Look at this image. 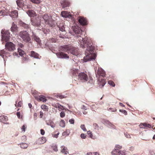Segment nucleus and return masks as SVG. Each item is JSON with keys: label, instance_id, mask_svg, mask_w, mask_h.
Listing matches in <instances>:
<instances>
[{"label": "nucleus", "instance_id": "nucleus-59", "mask_svg": "<svg viewBox=\"0 0 155 155\" xmlns=\"http://www.w3.org/2000/svg\"><path fill=\"white\" fill-rule=\"evenodd\" d=\"M52 147L53 149L55 151H58V149L57 146H54L53 147Z\"/></svg>", "mask_w": 155, "mask_h": 155}, {"label": "nucleus", "instance_id": "nucleus-50", "mask_svg": "<svg viewBox=\"0 0 155 155\" xmlns=\"http://www.w3.org/2000/svg\"><path fill=\"white\" fill-rule=\"evenodd\" d=\"M26 128V127L25 125H24L23 126H22L21 128L22 131H23L25 132Z\"/></svg>", "mask_w": 155, "mask_h": 155}, {"label": "nucleus", "instance_id": "nucleus-48", "mask_svg": "<svg viewBox=\"0 0 155 155\" xmlns=\"http://www.w3.org/2000/svg\"><path fill=\"white\" fill-rule=\"evenodd\" d=\"M93 125L95 127V129H98L99 126L98 124L96 123H94L93 124Z\"/></svg>", "mask_w": 155, "mask_h": 155}, {"label": "nucleus", "instance_id": "nucleus-17", "mask_svg": "<svg viewBox=\"0 0 155 155\" xmlns=\"http://www.w3.org/2000/svg\"><path fill=\"white\" fill-rule=\"evenodd\" d=\"M139 127L140 128H145L147 129L151 128L152 126L149 124L141 123L139 125Z\"/></svg>", "mask_w": 155, "mask_h": 155}, {"label": "nucleus", "instance_id": "nucleus-55", "mask_svg": "<svg viewBox=\"0 0 155 155\" xmlns=\"http://www.w3.org/2000/svg\"><path fill=\"white\" fill-rule=\"evenodd\" d=\"M40 131H41V134L42 135H44V134H45V131L43 129H41Z\"/></svg>", "mask_w": 155, "mask_h": 155}, {"label": "nucleus", "instance_id": "nucleus-36", "mask_svg": "<svg viewBox=\"0 0 155 155\" xmlns=\"http://www.w3.org/2000/svg\"><path fill=\"white\" fill-rule=\"evenodd\" d=\"M5 51L4 50H2L0 51V55L2 57L4 56V54H5Z\"/></svg>", "mask_w": 155, "mask_h": 155}, {"label": "nucleus", "instance_id": "nucleus-49", "mask_svg": "<svg viewBox=\"0 0 155 155\" xmlns=\"http://www.w3.org/2000/svg\"><path fill=\"white\" fill-rule=\"evenodd\" d=\"M59 30L62 31H65L64 27L63 25L61 27H59Z\"/></svg>", "mask_w": 155, "mask_h": 155}, {"label": "nucleus", "instance_id": "nucleus-41", "mask_svg": "<svg viewBox=\"0 0 155 155\" xmlns=\"http://www.w3.org/2000/svg\"><path fill=\"white\" fill-rule=\"evenodd\" d=\"M122 147L121 146H120L119 145H116L114 149L117 150L118 149H121Z\"/></svg>", "mask_w": 155, "mask_h": 155}, {"label": "nucleus", "instance_id": "nucleus-32", "mask_svg": "<svg viewBox=\"0 0 155 155\" xmlns=\"http://www.w3.org/2000/svg\"><path fill=\"white\" fill-rule=\"evenodd\" d=\"M119 151H117L116 150L114 149L111 152V153L112 155H119Z\"/></svg>", "mask_w": 155, "mask_h": 155}, {"label": "nucleus", "instance_id": "nucleus-56", "mask_svg": "<svg viewBox=\"0 0 155 155\" xmlns=\"http://www.w3.org/2000/svg\"><path fill=\"white\" fill-rule=\"evenodd\" d=\"M50 41L52 42H55L56 41V40L55 38H52L50 39Z\"/></svg>", "mask_w": 155, "mask_h": 155}, {"label": "nucleus", "instance_id": "nucleus-40", "mask_svg": "<svg viewBox=\"0 0 155 155\" xmlns=\"http://www.w3.org/2000/svg\"><path fill=\"white\" fill-rule=\"evenodd\" d=\"M119 111L124 114L125 115L127 114V112L125 110L120 109L119 110Z\"/></svg>", "mask_w": 155, "mask_h": 155}, {"label": "nucleus", "instance_id": "nucleus-24", "mask_svg": "<svg viewBox=\"0 0 155 155\" xmlns=\"http://www.w3.org/2000/svg\"><path fill=\"white\" fill-rule=\"evenodd\" d=\"M61 152H62L63 153L65 154H67L68 153V149L65 146H62L61 147Z\"/></svg>", "mask_w": 155, "mask_h": 155}, {"label": "nucleus", "instance_id": "nucleus-31", "mask_svg": "<svg viewBox=\"0 0 155 155\" xmlns=\"http://www.w3.org/2000/svg\"><path fill=\"white\" fill-rule=\"evenodd\" d=\"M70 133V130H67L63 133L62 135L63 136L68 135Z\"/></svg>", "mask_w": 155, "mask_h": 155}, {"label": "nucleus", "instance_id": "nucleus-30", "mask_svg": "<svg viewBox=\"0 0 155 155\" xmlns=\"http://www.w3.org/2000/svg\"><path fill=\"white\" fill-rule=\"evenodd\" d=\"M21 25L22 27H24L25 29L29 28L30 26L28 24H26L25 23L23 22L22 23Z\"/></svg>", "mask_w": 155, "mask_h": 155}, {"label": "nucleus", "instance_id": "nucleus-20", "mask_svg": "<svg viewBox=\"0 0 155 155\" xmlns=\"http://www.w3.org/2000/svg\"><path fill=\"white\" fill-rule=\"evenodd\" d=\"M11 31L12 32L16 31L18 29V27L17 25L14 22H13L11 28Z\"/></svg>", "mask_w": 155, "mask_h": 155}, {"label": "nucleus", "instance_id": "nucleus-51", "mask_svg": "<svg viewBox=\"0 0 155 155\" xmlns=\"http://www.w3.org/2000/svg\"><path fill=\"white\" fill-rule=\"evenodd\" d=\"M60 115L61 117H63L65 116V114L63 112H61L60 113Z\"/></svg>", "mask_w": 155, "mask_h": 155}, {"label": "nucleus", "instance_id": "nucleus-52", "mask_svg": "<svg viewBox=\"0 0 155 155\" xmlns=\"http://www.w3.org/2000/svg\"><path fill=\"white\" fill-rule=\"evenodd\" d=\"M74 119H71L69 120V122L71 124H74Z\"/></svg>", "mask_w": 155, "mask_h": 155}, {"label": "nucleus", "instance_id": "nucleus-28", "mask_svg": "<svg viewBox=\"0 0 155 155\" xmlns=\"http://www.w3.org/2000/svg\"><path fill=\"white\" fill-rule=\"evenodd\" d=\"M41 108L42 109L45 111H48V107L45 104L42 105L41 106Z\"/></svg>", "mask_w": 155, "mask_h": 155}, {"label": "nucleus", "instance_id": "nucleus-3", "mask_svg": "<svg viewBox=\"0 0 155 155\" xmlns=\"http://www.w3.org/2000/svg\"><path fill=\"white\" fill-rule=\"evenodd\" d=\"M42 18L45 23L48 25L49 26L53 27L55 25V22L52 19V16L50 15L44 14L41 18Z\"/></svg>", "mask_w": 155, "mask_h": 155}, {"label": "nucleus", "instance_id": "nucleus-39", "mask_svg": "<svg viewBox=\"0 0 155 155\" xmlns=\"http://www.w3.org/2000/svg\"><path fill=\"white\" fill-rule=\"evenodd\" d=\"M87 134L91 138H93V135L91 132L90 130L88 131L87 132Z\"/></svg>", "mask_w": 155, "mask_h": 155}, {"label": "nucleus", "instance_id": "nucleus-62", "mask_svg": "<svg viewBox=\"0 0 155 155\" xmlns=\"http://www.w3.org/2000/svg\"><path fill=\"white\" fill-rule=\"evenodd\" d=\"M109 109L111 110L112 111L114 112H115L117 111V110L115 108L113 109L112 108H110Z\"/></svg>", "mask_w": 155, "mask_h": 155}, {"label": "nucleus", "instance_id": "nucleus-53", "mask_svg": "<svg viewBox=\"0 0 155 155\" xmlns=\"http://www.w3.org/2000/svg\"><path fill=\"white\" fill-rule=\"evenodd\" d=\"M59 134V133H58L57 134H52V137H55L57 138L58 137V135Z\"/></svg>", "mask_w": 155, "mask_h": 155}, {"label": "nucleus", "instance_id": "nucleus-10", "mask_svg": "<svg viewBox=\"0 0 155 155\" xmlns=\"http://www.w3.org/2000/svg\"><path fill=\"white\" fill-rule=\"evenodd\" d=\"M78 19L79 23L81 25L85 26L87 25V21L86 18L81 16H79L78 17Z\"/></svg>", "mask_w": 155, "mask_h": 155}, {"label": "nucleus", "instance_id": "nucleus-63", "mask_svg": "<svg viewBox=\"0 0 155 155\" xmlns=\"http://www.w3.org/2000/svg\"><path fill=\"white\" fill-rule=\"evenodd\" d=\"M18 45L19 47L21 48H22L24 47V45L21 43L18 44Z\"/></svg>", "mask_w": 155, "mask_h": 155}, {"label": "nucleus", "instance_id": "nucleus-2", "mask_svg": "<svg viewBox=\"0 0 155 155\" xmlns=\"http://www.w3.org/2000/svg\"><path fill=\"white\" fill-rule=\"evenodd\" d=\"M94 47L92 45L88 46L85 51L86 56L84 58V62H86L92 59H94L96 57L94 53Z\"/></svg>", "mask_w": 155, "mask_h": 155}, {"label": "nucleus", "instance_id": "nucleus-64", "mask_svg": "<svg viewBox=\"0 0 155 155\" xmlns=\"http://www.w3.org/2000/svg\"><path fill=\"white\" fill-rule=\"evenodd\" d=\"M28 60V59L26 58H24L23 59V60L24 61H27Z\"/></svg>", "mask_w": 155, "mask_h": 155}, {"label": "nucleus", "instance_id": "nucleus-21", "mask_svg": "<svg viewBox=\"0 0 155 155\" xmlns=\"http://www.w3.org/2000/svg\"><path fill=\"white\" fill-rule=\"evenodd\" d=\"M27 13L29 16L31 17H34L36 15V13L33 10H29L27 12Z\"/></svg>", "mask_w": 155, "mask_h": 155}, {"label": "nucleus", "instance_id": "nucleus-47", "mask_svg": "<svg viewBox=\"0 0 155 155\" xmlns=\"http://www.w3.org/2000/svg\"><path fill=\"white\" fill-rule=\"evenodd\" d=\"M80 137L82 139H85L86 138V136L84 134H81Z\"/></svg>", "mask_w": 155, "mask_h": 155}, {"label": "nucleus", "instance_id": "nucleus-1", "mask_svg": "<svg viewBox=\"0 0 155 155\" xmlns=\"http://www.w3.org/2000/svg\"><path fill=\"white\" fill-rule=\"evenodd\" d=\"M73 31L76 35V36L78 38V40L79 41L83 47H84L85 44L88 45L89 42L87 38H84L81 36L82 34L84 33L83 31L80 28L77 27L74 28Z\"/></svg>", "mask_w": 155, "mask_h": 155}, {"label": "nucleus", "instance_id": "nucleus-33", "mask_svg": "<svg viewBox=\"0 0 155 155\" xmlns=\"http://www.w3.org/2000/svg\"><path fill=\"white\" fill-rule=\"evenodd\" d=\"M60 126L61 127H64L65 125V123L63 120H61L60 123Z\"/></svg>", "mask_w": 155, "mask_h": 155}, {"label": "nucleus", "instance_id": "nucleus-44", "mask_svg": "<svg viewBox=\"0 0 155 155\" xmlns=\"http://www.w3.org/2000/svg\"><path fill=\"white\" fill-rule=\"evenodd\" d=\"M77 72V70H76V69H74V70H73L72 71V74L73 75H76Z\"/></svg>", "mask_w": 155, "mask_h": 155}, {"label": "nucleus", "instance_id": "nucleus-22", "mask_svg": "<svg viewBox=\"0 0 155 155\" xmlns=\"http://www.w3.org/2000/svg\"><path fill=\"white\" fill-rule=\"evenodd\" d=\"M37 100L38 101H42L43 102H45L47 101L46 97L42 95H41L38 97L37 98Z\"/></svg>", "mask_w": 155, "mask_h": 155}, {"label": "nucleus", "instance_id": "nucleus-26", "mask_svg": "<svg viewBox=\"0 0 155 155\" xmlns=\"http://www.w3.org/2000/svg\"><path fill=\"white\" fill-rule=\"evenodd\" d=\"M33 39L38 43H39L41 41L40 38L34 34L33 35Z\"/></svg>", "mask_w": 155, "mask_h": 155}, {"label": "nucleus", "instance_id": "nucleus-27", "mask_svg": "<svg viewBox=\"0 0 155 155\" xmlns=\"http://www.w3.org/2000/svg\"><path fill=\"white\" fill-rule=\"evenodd\" d=\"M8 120V117L7 116H0V121L1 122L6 121Z\"/></svg>", "mask_w": 155, "mask_h": 155}, {"label": "nucleus", "instance_id": "nucleus-54", "mask_svg": "<svg viewBox=\"0 0 155 155\" xmlns=\"http://www.w3.org/2000/svg\"><path fill=\"white\" fill-rule=\"evenodd\" d=\"M22 102L21 101H20L18 102V105L17 106L19 107H21L22 106Z\"/></svg>", "mask_w": 155, "mask_h": 155}, {"label": "nucleus", "instance_id": "nucleus-57", "mask_svg": "<svg viewBox=\"0 0 155 155\" xmlns=\"http://www.w3.org/2000/svg\"><path fill=\"white\" fill-rule=\"evenodd\" d=\"M17 115L18 118H21V113L20 112H18L17 113Z\"/></svg>", "mask_w": 155, "mask_h": 155}, {"label": "nucleus", "instance_id": "nucleus-11", "mask_svg": "<svg viewBox=\"0 0 155 155\" xmlns=\"http://www.w3.org/2000/svg\"><path fill=\"white\" fill-rule=\"evenodd\" d=\"M57 57L61 58H68L69 56L68 54L61 51L58 52L56 54Z\"/></svg>", "mask_w": 155, "mask_h": 155}, {"label": "nucleus", "instance_id": "nucleus-8", "mask_svg": "<svg viewBox=\"0 0 155 155\" xmlns=\"http://www.w3.org/2000/svg\"><path fill=\"white\" fill-rule=\"evenodd\" d=\"M72 48V46L69 45L61 46L59 47V49L60 51L64 52H66L68 51H70Z\"/></svg>", "mask_w": 155, "mask_h": 155}, {"label": "nucleus", "instance_id": "nucleus-38", "mask_svg": "<svg viewBox=\"0 0 155 155\" xmlns=\"http://www.w3.org/2000/svg\"><path fill=\"white\" fill-rule=\"evenodd\" d=\"M81 128L84 131H86L87 129L84 124H82L81 126Z\"/></svg>", "mask_w": 155, "mask_h": 155}, {"label": "nucleus", "instance_id": "nucleus-15", "mask_svg": "<svg viewBox=\"0 0 155 155\" xmlns=\"http://www.w3.org/2000/svg\"><path fill=\"white\" fill-rule=\"evenodd\" d=\"M31 54L30 55L32 57H33L35 58L40 59L41 56L37 53L34 51H31L30 52Z\"/></svg>", "mask_w": 155, "mask_h": 155}, {"label": "nucleus", "instance_id": "nucleus-5", "mask_svg": "<svg viewBox=\"0 0 155 155\" xmlns=\"http://www.w3.org/2000/svg\"><path fill=\"white\" fill-rule=\"evenodd\" d=\"M1 33L2 34V40L5 42L8 41L10 39V34L9 31L5 29L2 30Z\"/></svg>", "mask_w": 155, "mask_h": 155}, {"label": "nucleus", "instance_id": "nucleus-16", "mask_svg": "<svg viewBox=\"0 0 155 155\" xmlns=\"http://www.w3.org/2000/svg\"><path fill=\"white\" fill-rule=\"evenodd\" d=\"M70 4V2L66 0H64L61 2V5L62 8H65L69 7Z\"/></svg>", "mask_w": 155, "mask_h": 155}, {"label": "nucleus", "instance_id": "nucleus-58", "mask_svg": "<svg viewBox=\"0 0 155 155\" xmlns=\"http://www.w3.org/2000/svg\"><path fill=\"white\" fill-rule=\"evenodd\" d=\"M125 136L126 137L128 138H130V136L129 134H128V133H125Z\"/></svg>", "mask_w": 155, "mask_h": 155}, {"label": "nucleus", "instance_id": "nucleus-19", "mask_svg": "<svg viewBox=\"0 0 155 155\" xmlns=\"http://www.w3.org/2000/svg\"><path fill=\"white\" fill-rule=\"evenodd\" d=\"M18 11L16 10H15L12 11L11 13L10 14V16L12 18H17L18 16Z\"/></svg>", "mask_w": 155, "mask_h": 155}, {"label": "nucleus", "instance_id": "nucleus-6", "mask_svg": "<svg viewBox=\"0 0 155 155\" xmlns=\"http://www.w3.org/2000/svg\"><path fill=\"white\" fill-rule=\"evenodd\" d=\"M78 80L81 81L82 82H85L89 80L87 74V72H81L79 73L78 76Z\"/></svg>", "mask_w": 155, "mask_h": 155}, {"label": "nucleus", "instance_id": "nucleus-46", "mask_svg": "<svg viewBox=\"0 0 155 155\" xmlns=\"http://www.w3.org/2000/svg\"><path fill=\"white\" fill-rule=\"evenodd\" d=\"M59 103L53 104H52V106L56 108H58V106L59 105Z\"/></svg>", "mask_w": 155, "mask_h": 155}, {"label": "nucleus", "instance_id": "nucleus-7", "mask_svg": "<svg viewBox=\"0 0 155 155\" xmlns=\"http://www.w3.org/2000/svg\"><path fill=\"white\" fill-rule=\"evenodd\" d=\"M15 45L11 42H7L5 45V47L7 50L12 51L15 49Z\"/></svg>", "mask_w": 155, "mask_h": 155}, {"label": "nucleus", "instance_id": "nucleus-61", "mask_svg": "<svg viewBox=\"0 0 155 155\" xmlns=\"http://www.w3.org/2000/svg\"><path fill=\"white\" fill-rule=\"evenodd\" d=\"M40 118H41L43 116V112H42L41 111H40Z\"/></svg>", "mask_w": 155, "mask_h": 155}, {"label": "nucleus", "instance_id": "nucleus-9", "mask_svg": "<svg viewBox=\"0 0 155 155\" xmlns=\"http://www.w3.org/2000/svg\"><path fill=\"white\" fill-rule=\"evenodd\" d=\"M41 19V17H38L37 18L31 20L32 25L34 26H39L40 25Z\"/></svg>", "mask_w": 155, "mask_h": 155}, {"label": "nucleus", "instance_id": "nucleus-43", "mask_svg": "<svg viewBox=\"0 0 155 155\" xmlns=\"http://www.w3.org/2000/svg\"><path fill=\"white\" fill-rule=\"evenodd\" d=\"M58 108L60 110H64V107L63 106L61 105L60 104H59V105L58 106Z\"/></svg>", "mask_w": 155, "mask_h": 155}, {"label": "nucleus", "instance_id": "nucleus-14", "mask_svg": "<svg viewBox=\"0 0 155 155\" xmlns=\"http://www.w3.org/2000/svg\"><path fill=\"white\" fill-rule=\"evenodd\" d=\"M97 73L99 76H101L103 77H104L105 76V71L101 68H98Z\"/></svg>", "mask_w": 155, "mask_h": 155}, {"label": "nucleus", "instance_id": "nucleus-13", "mask_svg": "<svg viewBox=\"0 0 155 155\" xmlns=\"http://www.w3.org/2000/svg\"><path fill=\"white\" fill-rule=\"evenodd\" d=\"M70 53L72 54L78 56L79 53L78 51V49L72 46V48L70 51Z\"/></svg>", "mask_w": 155, "mask_h": 155}, {"label": "nucleus", "instance_id": "nucleus-35", "mask_svg": "<svg viewBox=\"0 0 155 155\" xmlns=\"http://www.w3.org/2000/svg\"><path fill=\"white\" fill-rule=\"evenodd\" d=\"M119 155H127L126 151H125L119 150Z\"/></svg>", "mask_w": 155, "mask_h": 155}, {"label": "nucleus", "instance_id": "nucleus-18", "mask_svg": "<svg viewBox=\"0 0 155 155\" xmlns=\"http://www.w3.org/2000/svg\"><path fill=\"white\" fill-rule=\"evenodd\" d=\"M62 16L64 18H69L71 16V15L69 14V13L68 12L66 11H63L61 12V14Z\"/></svg>", "mask_w": 155, "mask_h": 155}, {"label": "nucleus", "instance_id": "nucleus-34", "mask_svg": "<svg viewBox=\"0 0 155 155\" xmlns=\"http://www.w3.org/2000/svg\"><path fill=\"white\" fill-rule=\"evenodd\" d=\"M18 52L19 53V55L21 56L23 55L25 53V52L22 50L18 48Z\"/></svg>", "mask_w": 155, "mask_h": 155}, {"label": "nucleus", "instance_id": "nucleus-23", "mask_svg": "<svg viewBox=\"0 0 155 155\" xmlns=\"http://www.w3.org/2000/svg\"><path fill=\"white\" fill-rule=\"evenodd\" d=\"M46 124L50 126L52 128H54L55 126V124L51 120L47 121Z\"/></svg>", "mask_w": 155, "mask_h": 155}, {"label": "nucleus", "instance_id": "nucleus-60", "mask_svg": "<svg viewBox=\"0 0 155 155\" xmlns=\"http://www.w3.org/2000/svg\"><path fill=\"white\" fill-rule=\"evenodd\" d=\"M101 82L103 83L102 85V87H103L105 84L106 82H105V81L104 79H102L101 80Z\"/></svg>", "mask_w": 155, "mask_h": 155}, {"label": "nucleus", "instance_id": "nucleus-25", "mask_svg": "<svg viewBox=\"0 0 155 155\" xmlns=\"http://www.w3.org/2000/svg\"><path fill=\"white\" fill-rule=\"evenodd\" d=\"M16 3L20 7H21L24 5V3L22 0H17Z\"/></svg>", "mask_w": 155, "mask_h": 155}, {"label": "nucleus", "instance_id": "nucleus-29", "mask_svg": "<svg viewBox=\"0 0 155 155\" xmlns=\"http://www.w3.org/2000/svg\"><path fill=\"white\" fill-rule=\"evenodd\" d=\"M20 145V147L23 149H26L28 147L27 144L25 143H21Z\"/></svg>", "mask_w": 155, "mask_h": 155}, {"label": "nucleus", "instance_id": "nucleus-45", "mask_svg": "<svg viewBox=\"0 0 155 155\" xmlns=\"http://www.w3.org/2000/svg\"><path fill=\"white\" fill-rule=\"evenodd\" d=\"M31 2L34 3L38 4L40 2V0H31Z\"/></svg>", "mask_w": 155, "mask_h": 155}, {"label": "nucleus", "instance_id": "nucleus-37", "mask_svg": "<svg viewBox=\"0 0 155 155\" xmlns=\"http://www.w3.org/2000/svg\"><path fill=\"white\" fill-rule=\"evenodd\" d=\"M108 84L113 87H114L115 86V84L114 82L111 80H109L108 81Z\"/></svg>", "mask_w": 155, "mask_h": 155}, {"label": "nucleus", "instance_id": "nucleus-4", "mask_svg": "<svg viewBox=\"0 0 155 155\" xmlns=\"http://www.w3.org/2000/svg\"><path fill=\"white\" fill-rule=\"evenodd\" d=\"M19 36L22 40L25 43H30L31 39L29 33L25 31H20L18 34Z\"/></svg>", "mask_w": 155, "mask_h": 155}, {"label": "nucleus", "instance_id": "nucleus-42", "mask_svg": "<svg viewBox=\"0 0 155 155\" xmlns=\"http://www.w3.org/2000/svg\"><path fill=\"white\" fill-rule=\"evenodd\" d=\"M57 97H58L60 99H63L65 98V97L64 95H62L61 94H59L57 95Z\"/></svg>", "mask_w": 155, "mask_h": 155}, {"label": "nucleus", "instance_id": "nucleus-12", "mask_svg": "<svg viewBox=\"0 0 155 155\" xmlns=\"http://www.w3.org/2000/svg\"><path fill=\"white\" fill-rule=\"evenodd\" d=\"M46 140L45 137H42L39 138L36 140V143L38 144H43L46 142Z\"/></svg>", "mask_w": 155, "mask_h": 155}]
</instances>
